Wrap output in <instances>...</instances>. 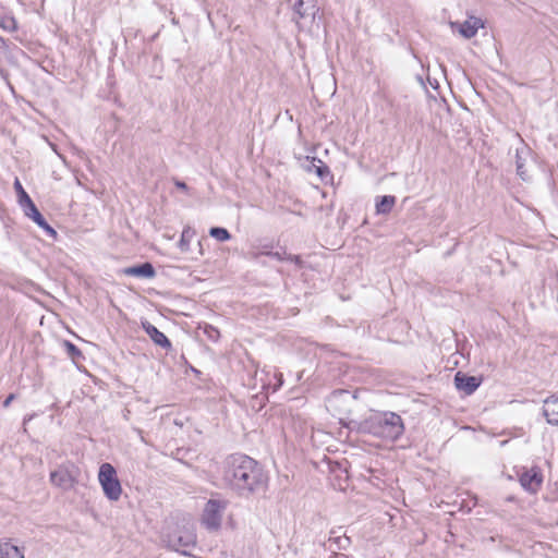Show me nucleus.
I'll return each instance as SVG.
<instances>
[{"label":"nucleus","instance_id":"nucleus-28","mask_svg":"<svg viewBox=\"0 0 558 558\" xmlns=\"http://www.w3.org/2000/svg\"><path fill=\"white\" fill-rule=\"evenodd\" d=\"M286 260H290V262H293L295 264H300L301 263V258L298 255H288L287 254Z\"/></svg>","mask_w":558,"mask_h":558},{"label":"nucleus","instance_id":"nucleus-14","mask_svg":"<svg viewBox=\"0 0 558 558\" xmlns=\"http://www.w3.org/2000/svg\"><path fill=\"white\" fill-rule=\"evenodd\" d=\"M396 204V197L392 195H385L377 199L376 202V214L378 215H387L391 211Z\"/></svg>","mask_w":558,"mask_h":558},{"label":"nucleus","instance_id":"nucleus-1","mask_svg":"<svg viewBox=\"0 0 558 558\" xmlns=\"http://www.w3.org/2000/svg\"><path fill=\"white\" fill-rule=\"evenodd\" d=\"M225 484L241 497H250L267 485V475L260 464L245 454H231L223 462Z\"/></svg>","mask_w":558,"mask_h":558},{"label":"nucleus","instance_id":"nucleus-13","mask_svg":"<svg viewBox=\"0 0 558 558\" xmlns=\"http://www.w3.org/2000/svg\"><path fill=\"white\" fill-rule=\"evenodd\" d=\"M480 27H483V23L477 17H470L459 26V33L465 38H472L476 35Z\"/></svg>","mask_w":558,"mask_h":558},{"label":"nucleus","instance_id":"nucleus-30","mask_svg":"<svg viewBox=\"0 0 558 558\" xmlns=\"http://www.w3.org/2000/svg\"><path fill=\"white\" fill-rule=\"evenodd\" d=\"M330 558H348V557H347V556H344V555H335V556H332V557H330Z\"/></svg>","mask_w":558,"mask_h":558},{"label":"nucleus","instance_id":"nucleus-19","mask_svg":"<svg viewBox=\"0 0 558 558\" xmlns=\"http://www.w3.org/2000/svg\"><path fill=\"white\" fill-rule=\"evenodd\" d=\"M14 189L19 195V203L24 208L28 202H32V198L25 192L19 179H16L14 182Z\"/></svg>","mask_w":558,"mask_h":558},{"label":"nucleus","instance_id":"nucleus-15","mask_svg":"<svg viewBox=\"0 0 558 558\" xmlns=\"http://www.w3.org/2000/svg\"><path fill=\"white\" fill-rule=\"evenodd\" d=\"M527 154H529V149L525 147H523L522 149L518 148L517 154H515L517 173L524 181L530 179L527 171L524 168V158H523V155H527Z\"/></svg>","mask_w":558,"mask_h":558},{"label":"nucleus","instance_id":"nucleus-5","mask_svg":"<svg viewBox=\"0 0 558 558\" xmlns=\"http://www.w3.org/2000/svg\"><path fill=\"white\" fill-rule=\"evenodd\" d=\"M482 378L476 376H469L461 372L454 375L456 388L463 391L465 395H472L481 385Z\"/></svg>","mask_w":558,"mask_h":558},{"label":"nucleus","instance_id":"nucleus-18","mask_svg":"<svg viewBox=\"0 0 558 558\" xmlns=\"http://www.w3.org/2000/svg\"><path fill=\"white\" fill-rule=\"evenodd\" d=\"M63 347L68 353V355L74 361H78L80 359H83V353L82 351L74 344L72 343L71 341L69 340H64L63 341Z\"/></svg>","mask_w":558,"mask_h":558},{"label":"nucleus","instance_id":"nucleus-11","mask_svg":"<svg viewBox=\"0 0 558 558\" xmlns=\"http://www.w3.org/2000/svg\"><path fill=\"white\" fill-rule=\"evenodd\" d=\"M543 414L548 424L558 425V399L549 397L545 399Z\"/></svg>","mask_w":558,"mask_h":558},{"label":"nucleus","instance_id":"nucleus-26","mask_svg":"<svg viewBox=\"0 0 558 558\" xmlns=\"http://www.w3.org/2000/svg\"><path fill=\"white\" fill-rule=\"evenodd\" d=\"M344 398H349V392L347 390H337L331 393L329 402L332 403Z\"/></svg>","mask_w":558,"mask_h":558},{"label":"nucleus","instance_id":"nucleus-6","mask_svg":"<svg viewBox=\"0 0 558 558\" xmlns=\"http://www.w3.org/2000/svg\"><path fill=\"white\" fill-rule=\"evenodd\" d=\"M23 209H24L25 215L28 218H31L38 227L44 229L47 232V234H49L53 239L57 238L56 230L51 226L48 225V222L45 220L43 215L39 213V210L37 209V207L33 201L28 202V204H26V206Z\"/></svg>","mask_w":558,"mask_h":558},{"label":"nucleus","instance_id":"nucleus-4","mask_svg":"<svg viewBox=\"0 0 558 558\" xmlns=\"http://www.w3.org/2000/svg\"><path fill=\"white\" fill-rule=\"evenodd\" d=\"M227 507L226 501L209 499L204 508L202 521L209 530H218L221 524L222 512Z\"/></svg>","mask_w":558,"mask_h":558},{"label":"nucleus","instance_id":"nucleus-8","mask_svg":"<svg viewBox=\"0 0 558 558\" xmlns=\"http://www.w3.org/2000/svg\"><path fill=\"white\" fill-rule=\"evenodd\" d=\"M542 474L534 469L522 473L520 476V484L525 490L531 493L537 492L542 485Z\"/></svg>","mask_w":558,"mask_h":558},{"label":"nucleus","instance_id":"nucleus-9","mask_svg":"<svg viewBox=\"0 0 558 558\" xmlns=\"http://www.w3.org/2000/svg\"><path fill=\"white\" fill-rule=\"evenodd\" d=\"M143 329L149 336V338L154 341L156 345H159L163 349H171V342L166 337V335L157 329L154 325L148 322L142 323Z\"/></svg>","mask_w":558,"mask_h":558},{"label":"nucleus","instance_id":"nucleus-7","mask_svg":"<svg viewBox=\"0 0 558 558\" xmlns=\"http://www.w3.org/2000/svg\"><path fill=\"white\" fill-rule=\"evenodd\" d=\"M50 481L53 485L63 489H70L75 483V478L71 471L65 466H60L50 473Z\"/></svg>","mask_w":558,"mask_h":558},{"label":"nucleus","instance_id":"nucleus-12","mask_svg":"<svg viewBox=\"0 0 558 558\" xmlns=\"http://www.w3.org/2000/svg\"><path fill=\"white\" fill-rule=\"evenodd\" d=\"M317 8L312 0H298L294 4V13L299 19L315 17Z\"/></svg>","mask_w":558,"mask_h":558},{"label":"nucleus","instance_id":"nucleus-16","mask_svg":"<svg viewBox=\"0 0 558 558\" xmlns=\"http://www.w3.org/2000/svg\"><path fill=\"white\" fill-rule=\"evenodd\" d=\"M0 555L1 558H24L19 547L9 542L0 544Z\"/></svg>","mask_w":558,"mask_h":558},{"label":"nucleus","instance_id":"nucleus-3","mask_svg":"<svg viewBox=\"0 0 558 558\" xmlns=\"http://www.w3.org/2000/svg\"><path fill=\"white\" fill-rule=\"evenodd\" d=\"M98 480L108 499L116 501L120 498L122 487L117 477L116 469L110 463L106 462L100 465Z\"/></svg>","mask_w":558,"mask_h":558},{"label":"nucleus","instance_id":"nucleus-29","mask_svg":"<svg viewBox=\"0 0 558 558\" xmlns=\"http://www.w3.org/2000/svg\"><path fill=\"white\" fill-rule=\"evenodd\" d=\"M174 185L182 191H187V189H189L187 185L183 181H179V180L174 181Z\"/></svg>","mask_w":558,"mask_h":558},{"label":"nucleus","instance_id":"nucleus-22","mask_svg":"<svg viewBox=\"0 0 558 558\" xmlns=\"http://www.w3.org/2000/svg\"><path fill=\"white\" fill-rule=\"evenodd\" d=\"M203 331L206 335V337L213 342H217L220 338L219 330L209 324H206L204 326Z\"/></svg>","mask_w":558,"mask_h":558},{"label":"nucleus","instance_id":"nucleus-20","mask_svg":"<svg viewBox=\"0 0 558 558\" xmlns=\"http://www.w3.org/2000/svg\"><path fill=\"white\" fill-rule=\"evenodd\" d=\"M209 234H210V236H213L216 240L221 241V242L228 241L231 238V234L229 233V231L227 229L220 228V227L210 228Z\"/></svg>","mask_w":558,"mask_h":558},{"label":"nucleus","instance_id":"nucleus-24","mask_svg":"<svg viewBox=\"0 0 558 558\" xmlns=\"http://www.w3.org/2000/svg\"><path fill=\"white\" fill-rule=\"evenodd\" d=\"M260 255H266V256H269L271 258H275L279 262L281 260H286V257H287V253L283 251L282 253L280 252H271V251H260V252H257L255 253V257H258Z\"/></svg>","mask_w":558,"mask_h":558},{"label":"nucleus","instance_id":"nucleus-27","mask_svg":"<svg viewBox=\"0 0 558 558\" xmlns=\"http://www.w3.org/2000/svg\"><path fill=\"white\" fill-rule=\"evenodd\" d=\"M15 399V395L14 393H10L3 401L2 405L3 408H8L11 402Z\"/></svg>","mask_w":558,"mask_h":558},{"label":"nucleus","instance_id":"nucleus-23","mask_svg":"<svg viewBox=\"0 0 558 558\" xmlns=\"http://www.w3.org/2000/svg\"><path fill=\"white\" fill-rule=\"evenodd\" d=\"M328 542L330 545L332 543H335L338 549H344L350 544L349 537H345V536H337V537L330 536Z\"/></svg>","mask_w":558,"mask_h":558},{"label":"nucleus","instance_id":"nucleus-25","mask_svg":"<svg viewBox=\"0 0 558 558\" xmlns=\"http://www.w3.org/2000/svg\"><path fill=\"white\" fill-rule=\"evenodd\" d=\"M318 162L320 165L316 166V173L322 180H324L327 175H329L330 171L329 168L326 165H324L322 160H318Z\"/></svg>","mask_w":558,"mask_h":558},{"label":"nucleus","instance_id":"nucleus-2","mask_svg":"<svg viewBox=\"0 0 558 558\" xmlns=\"http://www.w3.org/2000/svg\"><path fill=\"white\" fill-rule=\"evenodd\" d=\"M359 432L393 441L403 434L404 424L395 412H377L359 424Z\"/></svg>","mask_w":558,"mask_h":558},{"label":"nucleus","instance_id":"nucleus-17","mask_svg":"<svg viewBox=\"0 0 558 558\" xmlns=\"http://www.w3.org/2000/svg\"><path fill=\"white\" fill-rule=\"evenodd\" d=\"M194 233H195L194 230H192L190 227H186L183 229L181 239L179 241V247L182 252L189 251L190 242H191Z\"/></svg>","mask_w":558,"mask_h":558},{"label":"nucleus","instance_id":"nucleus-10","mask_svg":"<svg viewBox=\"0 0 558 558\" xmlns=\"http://www.w3.org/2000/svg\"><path fill=\"white\" fill-rule=\"evenodd\" d=\"M123 274L126 276L140 278H154L156 276L154 266L148 262L143 263L141 265L128 267L123 270Z\"/></svg>","mask_w":558,"mask_h":558},{"label":"nucleus","instance_id":"nucleus-21","mask_svg":"<svg viewBox=\"0 0 558 558\" xmlns=\"http://www.w3.org/2000/svg\"><path fill=\"white\" fill-rule=\"evenodd\" d=\"M0 27L9 33H13L17 29V23L12 16L0 17Z\"/></svg>","mask_w":558,"mask_h":558}]
</instances>
